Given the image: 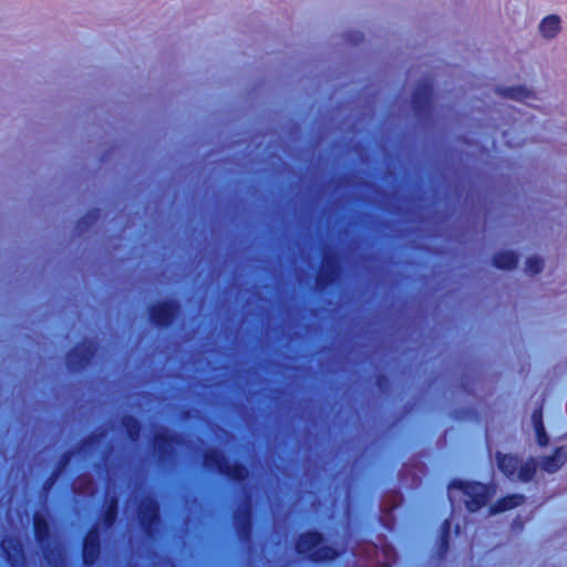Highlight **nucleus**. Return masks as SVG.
<instances>
[{"label":"nucleus","instance_id":"obj_1","mask_svg":"<svg viewBox=\"0 0 567 567\" xmlns=\"http://www.w3.org/2000/svg\"><path fill=\"white\" fill-rule=\"evenodd\" d=\"M298 556L313 563L323 564L337 560L342 550L328 543L323 533L316 528L300 533L293 540Z\"/></svg>","mask_w":567,"mask_h":567},{"label":"nucleus","instance_id":"obj_7","mask_svg":"<svg viewBox=\"0 0 567 567\" xmlns=\"http://www.w3.org/2000/svg\"><path fill=\"white\" fill-rule=\"evenodd\" d=\"M411 110L413 116L422 124L432 121L434 110V84L431 79L419 80L411 92Z\"/></svg>","mask_w":567,"mask_h":567},{"label":"nucleus","instance_id":"obj_10","mask_svg":"<svg viewBox=\"0 0 567 567\" xmlns=\"http://www.w3.org/2000/svg\"><path fill=\"white\" fill-rule=\"evenodd\" d=\"M97 350L99 344L95 340H81L65 353L64 361L66 368L71 372H81L92 363Z\"/></svg>","mask_w":567,"mask_h":567},{"label":"nucleus","instance_id":"obj_32","mask_svg":"<svg viewBox=\"0 0 567 567\" xmlns=\"http://www.w3.org/2000/svg\"><path fill=\"white\" fill-rule=\"evenodd\" d=\"M347 42L358 45L364 41V34L360 31H348L343 34Z\"/></svg>","mask_w":567,"mask_h":567},{"label":"nucleus","instance_id":"obj_35","mask_svg":"<svg viewBox=\"0 0 567 567\" xmlns=\"http://www.w3.org/2000/svg\"><path fill=\"white\" fill-rule=\"evenodd\" d=\"M337 186H350L351 178L349 176H341L333 182Z\"/></svg>","mask_w":567,"mask_h":567},{"label":"nucleus","instance_id":"obj_24","mask_svg":"<svg viewBox=\"0 0 567 567\" xmlns=\"http://www.w3.org/2000/svg\"><path fill=\"white\" fill-rule=\"evenodd\" d=\"M121 425L125 431L127 437L132 442L138 441L141 436L142 425L141 422L131 414H125L121 419Z\"/></svg>","mask_w":567,"mask_h":567},{"label":"nucleus","instance_id":"obj_9","mask_svg":"<svg viewBox=\"0 0 567 567\" xmlns=\"http://www.w3.org/2000/svg\"><path fill=\"white\" fill-rule=\"evenodd\" d=\"M136 519L144 536L154 539L162 524L161 506L155 497L148 494L140 499Z\"/></svg>","mask_w":567,"mask_h":567},{"label":"nucleus","instance_id":"obj_15","mask_svg":"<svg viewBox=\"0 0 567 567\" xmlns=\"http://www.w3.org/2000/svg\"><path fill=\"white\" fill-rule=\"evenodd\" d=\"M118 516V497L116 495H106L103 511L95 524L107 532L113 528Z\"/></svg>","mask_w":567,"mask_h":567},{"label":"nucleus","instance_id":"obj_16","mask_svg":"<svg viewBox=\"0 0 567 567\" xmlns=\"http://www.w3.org/2000/svg\"><path fill=\"white\" fill-rule=\"evenodd\" d=\"M567 462V446H558L554 450L553 454L543 456L540 458V468L548 473L554 474L558 472Z\"/></svg>","mask_w":567,"mask_h":567},{"label":"nucleus","instance_id":"obj_14","mask_svg":"<svg viewBox=\"0 0 567 567\" xmlns=\"http://www.w3.org/2000/svg\"><path fill=\"white\" fill-rule=\"evenodd\" d=\"M231 518L238 540L241 544H250L252 540L254 513L234 508Z\"/></svg>","mask_w":567,"mask_h":567},{"label":"nucleus","instance_id":"obj_19","mask_svg":"<svg viewBox=\"0 0 567 567\" xmlns=\"http://www.w3.org/2000/svg\"><path fill=\"white\" fill-rule=\"evenodd\" d=\"M495 92L502 97L518 102H525L534 95V93L524 85L496 86Z\"/></svg>","mask_w":567,"mask_h":567},{"label":"nucleus","instance_id":"obj_3","mask_svg":"<svg viewBox=\"0 0 567 567\" xmlns=\"http://www.w3.org/2000/svg\"><path fill=\"white\" fill-rule=\"evenodd\" d=\"M203 466L227 477L234 484H243L250 476V472L245 464L238 461L230 462L227 455L216 446L204 450Z\"/></svg>","mask_w":567,"mask_h":567},{"label":"nucleus","instance_id":"obj_17","mask_svg":"<svg viewBox=\"0 0 567 567\" xmlns=\"http://www.w3.org/2000/svg\"><path fill=\"white\" fill-rule=\"evenodd\" d=\"M105 436L106 432L104 430H97L82 439L71 451H74V455H86L94 451Z\"/></svg>","mask_w":567,"mask_h":567},{"label":"nucleus","instance_id":"obj_8","mask_svg":"<svg viewBox=\"0 0 567 567\" xmlns=\"http://www.w3.org/2000/svg\"><path fill=\"white\" fill-rule=\"evenodd\" d=\"M321 264L315 278V286L323 291L337 284L342 276V264L340 255L329 245H321Z\"/></svg>","mask_w":567,"mask_h":567},{"label":"nucleus","instance_id":"obj_20","mask_svg":"<svg viewBox=\"0 0 567 567\" xmlns=\"http://www.w3.org/2000/svg\"><path fill=\"white\" fill-rule=\"evenodd\" d=\"M492 265L501 270H514L518 265V255L513 250H501L492 256Z\"/></svg>","mask_w":567,"mask_h":567},{"label":"nucleus","instance_id":"obj_28","mask_svg":"<svg viewBox=\"0 0 567 567\" xmlns=\"http://www.w3.org/2000/svg\"><path fill=\"white\" fill-rule=\"evenodd\" d=\"M451 417L456 421H476L477 411L474 408H455L450 413Z\"/></svg>","mask_w":567,"mask_h":567},{"label":"nucleus","instance_id":"obj_21","mask_svg":"<svg viewBox=\"0 0 567 567\" xmlns=\"http://www.w3.org/2000/svg\"><path fill=\"white\" fill-rule=\"evenodd\" d=\"M452 522L450 518L443 520L440 529V537L436 545V557L442 560L450 549Z\"/></svg>","mask_w":567,"mask_h":567},{"label":"nucleus","instance_id":"obj_33","mask_svg":"<svg viewBox=\"0 0 567 567\" xmlns=\"http://www.w3.org/2000/svg\"><path fill=\"white\" fill-rule=\"evenodd\" d=\"M377 190L383 197L382 207L389 212L398 213V209H395L393 206L390 205V199H393L395 197V195L388 194L381 189H377Z\"/></svg>","mask_w":567,"mask_h":567},{"label":"nucleus","instance_id":"obj_36","mask_svg":"<svg viewBox=\"0 0 567 567\" xmlns=\"http://www.w3.org/2000/svg\"><path fill=\"white\" fill-rule=\"evenodd\" d=\"M112 450H113V446L111 444H107V446L105 447V450L102 453V456L104 460H106L110 456Z\"/></svg>","mask_w":567,"mask_h":567},{"label":"nucleus","instance_id":"obj_26","mask_svg":"<svg viewBox=\"0 0 567 567\" xmlns=\"http://www.w3.org/2000/svg\"><path fill=\"white\" fill-rule=\"evenodd\" d=\"M73 457H74V451L68 450V451L63 452L60 455V457L58 458L51 473L54 474V476H58L60 478L66 472Z\"/></svg>","mask_w":567,"mask_h":567},{"label":"nucleus","instance_id":"obj_13","mask_svg":"<svg viewBox=\"0 0 567 567\" xmlns=\"http://www.w3.org/2000/svg\"><path fill=\"white\" fill-rule=\"evenodd\" d=\"M0 547L10 567H27L24 547L18 536H4L0 542Z\"/></svg>","mask_w":567,"mask_h":567},{"label":"nucleus","instance_id":"obj_31","mask_svg":"<svg viewBox=\"0 0 567 567\" xmlns=\"http://www.w3.org/2000/svg\"><path fill=\"white\" fill-rule=\"evenodd\" d=\"M59 481L58 476H54V474H50L48 478L43 482L41 486V493L40 496H44L47 498L48 494L51 492V489L54 487L56 482Z\"/></svg>","mask_w":567,"mask_h":567},{"label":"nucleus","instance_id":"obj_25","mask_svg":"<svg viewBox=\"0 0 567 567\" xmlns=\"http://www.w3.org/2000/svg\"><path fill=\"white\" fill-rule=\"evenodd\" d=\"M560 29V18L551 14L544 18L539 24V31L544 38H554Z\"/></svg>","mask_w":567,"mask_h":567},{"label":"nucleus","instance_id":"obj_6","mask_svg":"<svg viewBox=\"0 0 567 567\" xmlns=\"http://www.w3.org/2000/svg\"><path fill=\"white\" fill-rule=\"evenodd\" d=\"M447 488L461 491L467 496L466 508L468 512L475 513L488 504L496 486L493 483L484 484L476 481L454 478L449 483Z\"/></svg>","mask_w":567,"mask_h":567},{"label":"nucleus","instance_id":"obj_12","mask_svg":"<svg viewBox=\"0 0 567 567\" xmlns=\"http://www.w3.org/2000/svg\"><path fill=\"white\" fill-rule=\"evenodd\" d=\"M100 524L92 525L83 537L82 561L85 567H92L96 564L102 551Z\"/></svg>","mask_w":567,"mask_h":567},{"label":"nucleus","instance_id":"obj_30","mask_svg":"<svg viewBox=\"0 0 567 567\" xmlns=\"http://www.w3.org/2000/svg\"><path fill=\"white\" fill-rule=\"evenodd\" d=\"M374 385L383 394H388L391 390V381H390L389 377L383 373H379L375 375Z\"/></svg>","mask_w":567,"mask_h":567},{"label":"nucleus","instance_id":"obj_2","mask_svg":"<svg viewBox=\"0 0 567 567\" xmlns=\"http://www.w3.org/2000/svg\"><path fill=\"white\" fill-rule=\"evenodd\" d=\"M33 533L48 565L63 567L66 563V550L61 540L51 532L49 512L38 511L34 513Z\"/></svg>","mask_w":567,"mask_h":567},{"label":"nucleus","instance_id":"obj_37","mask_svg":"<svg viewBox=\"0 0 567 567\" xmlns=\"http://www.w3.org/2000/svg\"><path fill=\"white\" fill-rule=\"evenodd\" d=\"M370 259H372V257H370V256H362V257H361V260H362V261H368V260H370Z\"/></svg>","mask_w":567,"mask_h":567},{"label":"nucleus","instance_id":"obj_5","mask_svg":"<svg viewBox=\"0 0 567 567\" xmlns=\"http://www.w3.org/2000/svg\"><path fill=\"white\" fill-rule=\"evenodd\" d=\"M495 461L498 471L509 481H519L529 483L536 475L538 463L535 457H528L525 462L517 455L512 453H495Z\"/></svg>","mask_w":567,"mask_h":567},{"label":"nucleus","instance_id":"obj_29","mask_svg":"<svg viewBox=\"0 0 567 567\" xmlns=\"http://www.w3.org/2000/svg\"><path fill=\"white\" fill-rule=\"evenodd\" d=\"M544 260L542 257L529 256L525 261V272L532 276L538 275L544 270Z\"/></svg>","mask_w":567,"mask_h":567},{"label":"nucleus","instance_id":"obj_22","mask_svg":"<svg viewBox=\"0 0 567 567\" xmlns=\"http://www.w3.org/2000/svg\"><path fill=\"white\" fill-rule=\"evenodd\" d=\"M532 423L535 430L537 444L545 447L549 443V436L546 432L544 420H543V406H538L532 413Z\"/></svg>","mask_w":567,"mask_h":567},{"label":"nucleus","instance_id":"obj_23","mask_svg":"<svg viewBox=\"0 0 567 567\" xmlns=\"http://www.w3.org/2000/svg\"><path fill=\"white\" fill-rule=\"evenodd\" d=\"M101 210L96 207L90 208L75 224L74 231L82 236L90 230L100 219Z\"/></svg>","mask_w":567,"mask_h":567},{"label":"nucleus","instance_id":"obj_11","mask_svg":"<svg viewBox=\"0 0 567 567\" xmlns=\"http://www.w3.org/2000/svg\"><path fill=\"white\" fill-rule=\"evenodd\" d=\"M181 311L179 301L175 298L162 299L147 308L148 319L157 328L171 327L179 317Z\"/></svg>","mask_w":567,"mask_h":567},{"label":"nucleus","instance_id":"obj_34","mask_svg":"<svg viewBox=\"0 0 567 567\" xmlns=\"http://www.w3.org/2000/svg\"><path fill=\"white\" fill-rule=\"evenodd\" d=\"M460 388L467 394H472L473 390L470 384V379L466 374H463L460 380Z\"/></svg>","mask_w":567,"mask_h":567},{"label":"nucleus","instance_id":"obj_27","mask_svg":"<svg viewBox=\"0 0 567 567\" xmlns=\"http://www.w3.org/2000/svg\"><path fill=\"white\" fill-rule=\"evenodd\" d=\"M246 483H247V481L244 482L243 484H237L241 489V496H240V499H239L238 504L236 505L235 509L254 513L251 492L248 487H246Z\"/></svg>","mask_w":567,"mask_h":567},{"label":"nucleus","instance_id":"obj_38","mask_svg":"<svg viewBox=\"0 0 567 567\" xmlns=\"http://www.w3.org/2000/svg\"><path fill=\"white\" fill-rule=\"evenodd\" d=\"M131 567H136V566H131Z\"/></svg>","mask_w":567,"mask_h":567},{"label":"nucleus","instance_id":"obj_18","mask_svg":"<svg viewBox=\"0 0 567 567\" xmlns=\"http://www.w3.org/2000/svg\"><path fill=\"white\" fill-rule=\"evenodd\" d=\"M526 501V497L523 494H509L497 499L489 507L491 514H501L513 508L522 506Z\"/></svg>","mask_w":567,"mask_h":567},{"label":"nucleus","instance_id":"obj_4","mask_svg":"<svg viewBox=\"0 0 567 567\" xmlns=\"http://www.w3.org/2000/svg\"><path fill=\"white\" fill-rule=\"evenodd\" d=\"M184 444L185 440L182 434L164 425H157L154 430L152 442V454L157 465L161 467L174 466L178 457L175 446H182Z\"/></svg>","mask_w":567,"mask_h":567}]
</instances>
